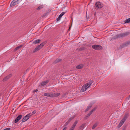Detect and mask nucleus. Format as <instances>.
I'll return each instance as SVG.
<instances>
[{
  "instance_id": "f257e3e1",
  "label": "nucleus",
  "mask_w": 130,
  "mask_h": 130,
  "mask_svg": "<svg viewBox=\"0 0 130 130\" xmlns=\"http://www.w3.org/2000/svg\"><path fill=\"white\" fill-rule=\"evenodd\" d=\"M130 34L129 32H126L117 35L116 36L117 38H121L126 36Z\"/></svg>"
},
{
  "instance_id": "f03ea898",
  "label": "nucleus",
  "mask_w": 130,
  "mask_h": 130,
  "mask_svg": "<svg viewBox=\"0 0 130 130\" xmlns=\"http://www.w3.org/2000/svg\"><path fill=\"white\" fill-rule=\"evenodd\" d=\"M92 48L96 50H102L103 48L100 45H94L92 46Z\"/></svg>"
},
{
  "instance_id": "7ed1b4c3",
  "label": "nucleus",
  "mask_w": 130,
  "mask_h": 130,
  "mask_svg": "<svg viewBox=\"0 0 130 130\" xmlns=\"http://www.w3.org/2000/svg\"><path fill=\"white\" fill-rule=\"evenodd\" d=\"M20 0H13L11 3L10 6L12 7L13 6L19 3Z\"/></svg>"
},
{
  "instance_id": "20e7f679",
  "label": "nucleus",
  "mask_w": 130,
  "mask_h": 130,
  "mask_svg": "<svg viewBox=\"0 0 130 130\" xmlns=\"http://www.w3.org/2000/svg\"><path fill=\"white\" fill-rule=\"evenodd\" d=\"M96 7L98 8H101L103 7V4L100 2H97L95 4Z\"/></svg>"
},
{
  "instance_id": "39448f33",
  "label": "nucleus",
  "mask_w": 130,
  "mask_h": 130,
  "mask_svg": "<svg viewBox=\"0 0 130 130\" xmlns=\"http://www.w3.org/2000/svg\"><path fill=\"white\" fill-rule=\"evenodd\" d=\"M130 44V41H128L125 42L120 45L121 48H123L124 47Z\"/></svg>"
},
{
  "instance_id": "423d86ee",
  "label": "nucleus",
  "mask_w": 130,
  "mask_h": 130,
  "mask_svg": "<svg viewBox=\"0 0 130 130\" xmlns=\"http://www.w3.org/2000/svg\"><path fill=\"white\" fill-rule=\"evenodd\" d=\"M127 115H125L123 119L121 121L120 123V124H121V125H122L123 124L125 121L126 119L127 118Z\"/></svg>"
},
{
  "instance_id": "0eeeda50",
  "label": "nucleus",
  "mask_w": 130,
  "mask_h": 130,
  "mask_svg": "<svg viewBox=\"0 0 130 130\" xmlns=\"http://www.w3.org/2000/svg\"><path fill=\"white\" fill-rule=\"evenodd\" d=\"M92 83V81L91 80H90V81H89L87 83L84 85L87 88H86L87 89L90 86Z\"/></svg>"
},
{
  "instance_id": "6e6552de",
  "label": "nucleus",
  "mask_w": 130,
  "mask_h": 130,
  "mask_svg": "<svg viewBox=\"0 0 130 130\" xmlns=\"http://www.w3.org/2000/svg\"><path fill=\"white\" fill-rule=\"evenodd\" d=\"M22 117V115H20L18 116L14 120V123H17L20 120Z\"/></svg>"
},
{
  "instance_id": "1a4fd4ad",
  "label": "nucleus",
  "mask_w": 130,
  "mask_h": 130,
  "mask_svg": "<svg viewBox=\"0 0 130 130\" xmlns=\"http://www.w3.org/2000/svg\"><path fill=\"white\" fill-rule=\"evenodd\" d=\"M60 95V93H58L51 92V97H56Z\"/></svg>"
},
{
  "instance_id": "9d476101",
  "label": "nucleus",
  "mask_w": 130,
  "mask_h": 130,
  "mask_svg": "<svg viewBox=\"0 0 130 130\" xmlns=\"http://www.w3.org/2000/svg\"><path fill=\"white\" fill-rule=\"evenodd\" d=\"M49 82V80H47L46 81H43L40 84V86H43L46 85L47 83H48Z\"/></svg>"
},
{
  "instance_id": "9b49d317",
  "label": "nucleus",
  "mask_w": 130,
  "mask_h": 130,
  "mask_svg": "<svg viewBox=\"0 0 130 130\" xmlns=\"http://www.w3.org/2000/svg\"><path fill=\"white\" fill-rule=\"evenodd\" d=\"M92 103H91L89 105L87 106L86 108V109L85 110V112H86L87 111H88L91 107L92 106Z\"/></svg>"
},
{
  "instance_id": "f8f14e48",
  "label": "nucleus",
  "mask_w": 130,
  "mask_h": 130,
  "mask_svg": "<svg viewBox=\"0 0 130 130\" xmlns=\"http://www.w3.org/2000/svg\"><path fill=\"white\" fill-rule=\"evenodd\" d=\"M11 75L10 74L6 76V77L4 78L3 80V81L4 82L5 81L8 80L11 76Z\"/></svg>"
},
{
  "instance_id": "ddd939ff",
  "label": "nucleus",
  "mask_w": 130,
  "mask_h": 130,
  "mask_svg": "<svg viewBox=\"0 0 130 130\" xmlns=\"http://www.w3.org/2000/svg\"><path fill=\"white\" fill-rule=\"evenodd\" d=\"M45 43L44 42L41 43L40 45L37 46V47L38 48L39 50L41 49L44 46L45 44Z\"/></svg>"
},
{
  "instance_id": "4468645a",
  "label": "nucleus",
  "mask_w": 130,
  "mask_h": 130,
  "mask_svg": "<svg viewBox=\"0 0 130 130\" xmlns=\"http://www.w3.org/2000/svg\"><path fill=\"white\" fill-rule=\"evenodd\" d=\"M45 43L44 42L41 43L40 45L37 46V47L38 48L39 50L41 49L44 46L45 44Z\"/></svg>"
},
{
  "instance_id": "2eb2a0df",
  "label": "nucleus",
  "mask_w": 130,
  "mask_h": 130,
  "mask_svg": "<svg viewBox=\"0 0 130 130\" xmlns=\"http://www.w3.org/2000/svg\"><path fill=\"white\" fill-rule=\"evenodd\" d=\"M65 12H62L58 17L57 19V21H59L60 20V19L65 14Z\"/></svg>"
},
{
  "instance_id": "dca6fc26",
  "label": "nucleus",
  "mask_w": 130,
  "mask_h": 130,
  "mask_svg": "<svg viewBox=\"0 0 130 130\" xmlns=\"http://www.w3.org/2000/svg\"><path fill=\"white\" fill-rule=\"evenodd\" d=\"M85 85H84L82 88L80 90V92H84L86 91L87 89Z\"/></svg>"
},
{
  "instance_id": "f3484780",
  "label": "nucleus",
  "mask_w": 130,
  "mask_h": 130,
  "mask_svg": "<svg viewBox=\"0 0 130 130\" xmlns=\"http://www.w3.org/2000/svg\"><path fill=\"white\" fill-rule=\"evenodd\" d=\"M44 95L45 96L51 97V92L45 93L44 94Z\"/></svg>"
},
{
  "instance_id": "a211bd4d",
  "label": "nucleus",
  "mask_w": 130,
  "mask_h": 130,
  "mask_svg": "<svg viewBox=\"0 0 130 130\" xmlns=\"http://www.w3.org/2000/svg\"><path fill=\"white\" fill-rule=\"evenodd\" d=\"M29 119V118H28L26 115L25 116L23 119L22 121V122H24Z\"/></svg>"
},
{
  "instance_id": "6ab92c4d",
  "label": "nucleus",
  "mask_w": 130,
  "mask_h": 130,
  "mask_svg": "<svg viewBox=\"0 0 130 130\" xmlns=\"http://www.w3.org/2000/svg\"><path fill=\"white\" fill-rule=\"evenodd\" d=\"M41 41V40L40 39H37L36 40H35L32 43L33 44H36L37 43H40Z\"/></svg>"
},
{
  "instance_id": "aec40b11",
  "label": "nucleus",
  "mask_w": 130,
  "mask_h": 130,
  "mask_svg": "<svg viewBox=\"0 0 130 130\" xmlns=\"http://www.w3.org/2000/svg\"><path fill=\"white\" fill-rule=\"evenodd\" d=\"M61 59L57 58L56 60L55 61L54 63L55 64H56L61 61Z\"/></svg>"
},
{
  "instance_id": "412c9836",
  "label": "nucleus",
  "mask_w": 130,
  "mask_h": 130,
  "mask_svg": "<svg viewBox=\"0 0 130 130\" xmlns=\"http://www.w3.org/2000/svg\"><path fill=\"white\" fill-rule=\"evenodd\" d=\"M83 67V65L82 64H80L77 66L76 67V68L78 69H80Z\"/></svg>"
},
{
  "instance_id": "4be33fe9",
  "label": "nucleus",
  "mask_w": 130,
  "mask_h": 130,
  "mask_svg": "<svg viewBox=\"0 0 130 130\" xmlns=\"http://www.w3.org/2000/svg\"><path fill=\"white\" fill-rule=\"evenodd\" d=\"M91 113H90V112L89 113H88L87 115L84 118V120H86L90 116V115L91 114Z\"/></svg>"
},
{
  "instance_id": "5701e85b",
  "label": "nucleus",
  "mask_w": 130,
  "mask_h": 130,
  "mask_svg": "<svg viewBox=\"0 0 130 130\" xmlns=\"http://www.w3.org/2000/svg\"><path fill=\"white\" fill-rule=\"evenodd\" d=\"M43 7V5H41L39 6L36 9L37 10H39L41 9Z\"/></svg>"
},
{
  "instance_id": "b1692460",
  "label": "nucleus",
  "mask_w": 130,
  "mask_h": 130,
  "mask_svg": "<svg viewBox=\"0 0 130 130\" xmlns=\"http://www.w3.org/2000/svg\"><path fill=\"white\" fill-rule=\"evenodd\" d=\"M85 123H84L83 124L81 125L79 127L80 129L83 130V129L84 126L85 125Z\"/></svg>"
},
{
  "instance_id": "393cba45",
  "label": "nucleus",
  "mask_w": 130,
  "mask_h": 130,
  "mask_svg": "<svg viewBox=\"0 0 130 130\" xmlns=\"http://www.w3.org/2000/svg\"><path fill=\"white\" fill-rule=\"evenodd\" d=\"M23 46V45H20L14 49L15 51H16L17 50H18L19 48H21Z\"/></svg>"
},
{
  "instance_id": "a878e982",
  "label": "nucleus",
  "mask_w": 130,
  "mask_h": 130,
  "mask_svg": "<svg viewBox=\"0 0 130 130\" xmlns=\"http://www.w3.org/2000/svg\"><path fill=\"white\" fill-rule=\"evenodd\" d=\"M97 107H95L94 108H93L92 110L90 112V113L92 114V113L94 111L97 109Z\"/></svg>"
},
{
  "instance_id": "bb28decb",
  "label": "nucleus",
  "mask_w": 130,
  "mask_h": 130,
  "mask_svg": "<svg viewBox=\"0 0 130 130\" xmlns=\"http://www.w3.org/2000/svg\"><path fill=\"white\" fill-rule=\"evenodd\" d=\"M130 23V18H128L126 19L125 21V23Z\"/></svg>"
},
{
  "instance_id": "cd10ccee",
  "label": "nucleus",
  "mask_w": 130,
  "mask_h": 130,
  "mask_svg": "<svg viewBox=\"0 0 130 130\" xmlns=\"http://www.w3.org/2000/svg\"><path fill=\"white\" fill-rule=\"evenodd\" d=\"M39 50L38 48L36 46V48L34 50L33 53H34Z\"/></svg>"
},
{
  "instance_id": "c85d7f7f",
  "label": "nucleus",
  "mask_w": 130,
  "mask_h": 130,
  "mask_svg": "<svg viewBox=\"0 0 130 130\" xmlns=\"http://www.w3.org/2000/svg\"><path fill=\"white\" fill-rule=\"evenodd\" d=\"M84 49V48L83 47L78 48L76 49V50L78 51H82Z\"/></svg>"
},
{
  "instance_id": "c756f323",
  "label": "nucleus",
  "mask_w": 130,
  "mask_h": 130,
  "mask_svg": "<svg viewBox=\"0 0 130 130\" xmlns=\"http://www.w3.org/2000/svg\"><path fill=\"white\" fill-rule=\"evenodd\" d=\"M97 125V123H95L93 126L92 127V129H94L96 126Z\"/></svg>"
},
{
  "instance_id": "7c9ffc66",
  "label": "nucleus",
  "mask_w": 130,
  "mask_h": 130,
  "mask_svg": "<svg viewBox=\"0 0 130 130\" xmlns=\"http://www.w3.org/2000/svg\"><path fill=\"white\" fill-rule=\"evenodd\" d=\"M32 115V113H29L26 115V116H27L28 118H29Z\"/></svg>"
},
{
  "instance_id": "2f4dec72",
  "label": "nucleus",
  "mask_w": 130,
  "mask_h": 130,
  "mask_svg": "<svg viewBox=\"0 0 130 130\" xmlns=\"http://www.w3.org/2000/svg\"><path fill=\"white\" fill-rule=\"evenodd\" d=\"M78 122V121L77 120H76L75 121V122H74V123L73 124V125H74L75 126H76V124H77V123Z\"/></svg>"
},
{
  "instance_id": "473e14b6",
  "label": "nucleus",
  "mask_w": 130,
  "mask_h": 130,
  "mask_svg": "<svg viewBox=\"0 0 130 130\" xmlns=\"http://www.w3.org/2000/svg\"><path fill=\"white\" fill-rule=\"evenodd\" d=\"M69 122L68 121L67 122L64 124V126H67L69 123Z\"/></svg>"
},
{
  "instance_id": "72a5a7b5",
  "label": "nucleus",
  "mask_w": 130,
  "mask_h": 130,
  "mask_svg": "<svg viewBox=\"0 0 130 130\" xmlns=\"http://www.w3.org/2000/svg\"><path fill=\"white\" fill-rule=\"evenodd\" d=\"M75 126L74 125H74H73L72 126V127L71 128L74 130Z\"/></svg>"
},
{
  "instance_id": "f704fd0d",
  "label": "nucleus",
  "mask_w": 130,
  "mask_h": 130,
  "mask_svg": "<svg viewBox=\"0 0 130 130\" xmlns=\"http://www.w3.org/2000/svg\"><path fill=\"white\" fill-rule=\"evenodd\" d=\"M10 128H7L4 129L3 130H10Z\"/></svg>"
},
{
  "instance_id": "c9c22d12",
  "label": "nucleus",
  "mask_w": 130,
  "mask_h": 130,
  "mask_svg": "<svg viewBox=\"0 0 130 130\" xmlns=\"http://www.w3.org/2000/svg\"><path fill=\"white\" fill-rule=\"evenodd\" d=\"M36 112V110H34L32 112V113L33 114L35 113Z\"/></svg>"
},
{
  "instance_id": "e433bc0d",
  "label": "nucleus",
  "mask_w": 130,
  "mask_h": 130,
  "mask_svg": "<svg viewBox=\"0 0 130 130\" xmlns=\"http://www.w3.org/2000/svg\"><path fill=\"white\" fill-rule=\"evenodd\" d=\"M122 125H121V124H120L118 126V128H119Z\"/></svg>"
},
{
  "instance_id": "4c0bfd02",
  "label": "nucleus",
  "mask_w": 130,
  "mask_h": 130,
  "mask_svg": "<svg viewBox=\"0 0 130 130\" xmlns=\"http://www.w3.org/2000/svg\"><path fill=\"white\" fill-rule=\"evenodd\" d=\"M71 120H72V119L71 118L69 119L68 120V121H67L69 123Z\"/></svg>"
},
{
  "instance_id": "58836bf2",
  "label": "nucleus",
  "mask_w": 130,
  "mask_h": 130,
  "mask_svg": "<svg viewBox=\"0 0 130 130\" xmlns=\"http://www.w3.org/2000/svg\"><path fill=\"white\" fill-rule=\"evenodd\" d=\"M126 128V126H125L123 127V128L122 129V130H125Z\"/></svg>"
},
{
  "instance_id": "ea45409f",
  "label": "nucleus",
  "mask_w": 130,
  "mask_h": 130,
  "mask_svg": "<svg viewBox=\"0 0 130 130\" xmlns=\"http://www.w3.org/2000/svg\"><path fill=\"white\" fill-rule=\"evenodd\" d=\"M38 91V90L37 89H36V90H34V92H36Z\"/></svg>"
},
{
  "instance_id": "a19ab883",
  "label": "nucleus",
  "mask_w": 130,
  "mask_h": 130,
  "mask_svg": "<svg viewBox=\"0 0 130 130\" xmlns=\"http://www.w3.org/2000/svg\"><path fill=\"white\" fill-rule=\"evenodd\" d=\"M67 128V127H65L62 130H66Z\"/></svg>"
},
{
  "instance_id": "79ce46f5",
  "label": "nucleus",
  "mask_w": 130,
  "mask_h": 130,
  "mask_svg": "<svg viewBox=\"0 0 130 130\" xmlns=\"http://www.w3.org/2000/svg\"><path fill=\"white\" fill-rule=\"evenodd\" d=\"M128 99H130V95H129V96L128 97Z\"/></svg>"
},
{
  "instance_id": "37998d69",
  "label": "nucleus",
  "mask_w": 130,
  "mask_h": 130,
  "mask_svg": "<svg viewBox=\"0 0 130 130\" xmlns=\"http://www.w3.org/2000/svg\"><path fill=\"white\" fill-rule=\"evenodd\" d=\"M46 14H45L43 15L42 16V17H44L45 16Z\"/></svg>"
},
{
  "instance_id": "c03bdc74",
  "label": "nucleus",
  "mask_w": 130,
  "mask_h": 130,
  "mask_svg": "<svg viewBox=\"0 0 130 130\" xmlns=\"http://www.w3.org/2000/svg\"><path fill=\"white\" fill-rule=\"evenodd\" d=\"M69 130H74L71 128H70V129Z\"/></svg>"
},
{
  "instance_id": "a18cd8bd",
  "label": "nucleus",
  "mask_w": 130,
  "mask_h": 130,
  "mask_svg": "<svg viewBox=\"0 0 130 130\" xmlns=\"http://www.w3.org/2000/svg\"><path fill=\"white\" fill-rule=\"evenodd\" d=\"M57 128H55L54 130H57Z\"/></svg>"
},
{
  "instance_id": "49530a36",
  "label": "nucleus",
  "mask_w": 130,
  "mask_h": 130,
  "mask_svg": "<svg viewBox=\"0 0 130 130\" xmlns=\"http://www.w3.org/2000/svg\"><path fill=\"white\" fill-rule=\"evenodd\" d=\"M70 28H69V29H68V30H69L70 29Z\"/></svg>"
}]
</instances>
